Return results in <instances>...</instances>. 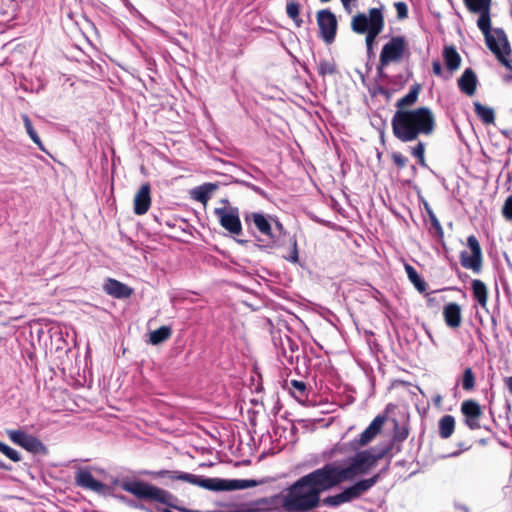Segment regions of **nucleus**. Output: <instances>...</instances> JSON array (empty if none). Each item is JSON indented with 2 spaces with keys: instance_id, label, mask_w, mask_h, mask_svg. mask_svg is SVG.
Masks as SVG:
<instances>
[{
  "instance_id": "2eb2a0df",
  "label": "nucleus",
  "mask_w": 512,
  "mask_h": 512,
  "mask_svg": "<svg viewBox=\"0 0 512 512\" xmlns=\"http://www.w3.org/2000/svg\"><path fill=\"white\" fill-rule=\"evenodd\" d=\"M134 213L137 215L145 214L151 205V197H150V186L149 184H144L140 187L137 193L134 196Z\"/></svg>"
},
{
  "instance_id": "72a5a7b5",
  "label": "nucleus",
  "mask_w": 512,
  "mask_h": 512,
  "mask_svg": "<svg viewBox=\"0 0 512 512\" xmlns=\"http://www.w3.org/2000/svg\"><path fill=\"white\" fill-rule=\"evenodd\" d=\"M286 12H287V15L295 21L297 26L301 25L302 21H301V19H299V5L296 2H294V1L288 2L287 6H286Z\"/></svg>"
},
{
  "instance_id": "f257e3e1",
  "label": "nucleus",
  "mask_w": 512,
  "mask_h": 512,
  "mask_svg": "<svg viewBox=\"0 0 512 512\" xmlns=\"http://www.w3.org/2000/svg\"><path fill=\"white\" fill-rule=\"evenodd\" d=\"M378 457L371 451L358 452L346 464L332 462L297 480L288 489L277 495L288 512H308L318 507L320 494L356 476L367 473Z\"/></svg>"
},
{
  "instance_id": "4be33fe9",
  "label": "nucleus",
  "mask_w": 512,
  "mask_h": 512,
  "mask_svg": "<svg viewBox=\"0 0 512 512\" xmlns=\"http://www.w3.org/2000/svg\"><path fill=\"white\" fill-rule=\"evenodd\" d=\"M378 476L361 480L354 485L348 487L353 499L359 497L362 493L369 490L377 482Z\"/></svg>"
},
{
  "instance_id": "6e6552de",
  "label": "nucleus",
  "mask_w": 512,
  "mask_h": 512,
  "mask_svg": "<svg viewBox=\"0 0 512 512\" xmlns=\"http://www.w3.org/2000/svg\"><path fill=\"white\" fill-rule=\"evenodd\" d=\"M221 226L233 235H240L242 225L239 217V210L232 206H223L215 209Z\"/></svg>"
},
{
  "instance_id": "6ab92c4d",
  "label": "nucleus",
  "mask_w": 512,
  "mask_h": 512,
  "mask_svg": "<svg viewBox=\"0 0 512 512\" xmlns=\"http://www.w3.org/2000/svg\"><path fill=\"white\" fill-rule=\"evenodd\" d=\"M104 290L107 294L115 298H127L133 292L130 287L115 279H108L104 284Z\"/></svg>"
},
{
  "instance_id": "c03bdc74",
  "label": "nucleus",
  "mask_w": 512,
  "mask_h": 512,
  "mask_svg": "<svg viewBox=\"0 0 512 512\" xmlns=\"http://www.w3.org/2000/svg\"><path fill=\"white\" fill-rule=\"evenodd\" d=\"M433 72L436 74V75H440L441 72H442V67L440 65L439 62H434L433 63Z\"/></svg>"
},
{
  "instance_id": "e433bc0d",
  "label": "nucleus",
  "mask_w": 512,
  "mask_h": 512,
  "mask_svg": "<svg viewBox=\"0 0 512 512\" xmlns=\"http://www.w3.org/2000/svg\"><path fill=\"white\" fill-rule=\"evenodd\" d=\"M502 214L506 220L512 221V195L506 199L502 207Z\"/></svg>"
},
{
  "instance_id": "37998d69",
  "label": "nucleus",
  "mask_w": 512,
  "mask_h": 512,
  "mask_svg": "<svg viewBox=\"0 0 512 512\" xmlns=\"http://www.w3.org/2000/svg\"><path fill=\"white\" fill-rule=\"evenodd\" d=\"M291 385L293 388H295L300 393H303L306 389L305 384L301 381L293 380V381H291Z\"/></svg>"
},
{
  "instance_id": "20e7f679",
  "label": "nucleus",
  "mask_w": 512,
  "mask_h": 512,
  "mask_svg": "<svg viewBox=\"0 0 512 512\" xmlns=\"http://www.w3.org/2000/svg\"><path fill=\"white\" fill-rule=\"evenodd\" d=\"M121 487L140 499H148L164 505H171L173 496L156 486L142 481H123Z\"/></svg>"
},
{
  "instance_id": "4468645a",
  "label": "nucleus",
  "mask_w": 512,
  "mask_h": 512,
  "mask_svg": "<svg viewBox=\"0 0 512 512\" xmlns=\"http://www.w3.org/2000/svg\"><path fill=\"white\" fill-rule=\"evenodd\" d=\"M461 412L465 416V422L470 429L480 428V418L483 412L477 402L473 400L464 401L461 405Z\"/></svg>"
},
{
  "instance_id": "c85d7f7f",
  "label": "nucleus",
  "mask_w": 512,
  "mask_h": 512,
  "mask_svg": "<svg viewBox=\"0 0 512 512\" xmlns=\"http://www.w3.org/2000/svg\"><path fill=\"white\" fill-rule=\"evenodd\" d=\"M467 9L476 13L479 11L490 10L492 0H463Z\"/></svg>"
},
{
  "instance_id": "2f4dec72",
  "label": "nucleus",
  "mask_w": 512,
  "mask_h": 512,
  "mask_svg": "<svg viewBox=\"0 0 512 512\" xmlns=\"http://www.w3.org/2000/svg\"><path fill=\"white\" fill-rule=\"evenodd\" d=\"M417 97L418 89L413 88L412 90L409 91L407 95L398 100L397 107L399 108V110H405V107L413 105L416 102Z\"/></svg>"
},
{
  "instance_id": "7c9ffc66",
  "label": "nucleus",
  "mask_w": 512,
  "mask_h": 512,
  "mask_svg": "<svg viewBox=\"0 0 512 512\" xmlns=\"http://www.w3.org/2000/svg\"><path fill=\"white\" fill-rule=\"evenodd\" d=\"M480 14L477 25L479 29L482 31L484 36H486L489 33H492L491 27H490V10L487 11H479Z\"/></svg>"
},
{
  "instance_id": "de8ad7c7",
  "label": "nucleus",
  "mask_w": 512,
  "mask_h": 512,
  "mask_svg": "<svg viewBox=\"0 0 512 512\" xmlns=\"http://www.w3.org/2000/svg\"><path fill=\"white\" fill-rule=\"evenodd\" d=\"M344 447H345V445H340V444L336 445L335 448L332 451V454L334 452H343L344 451Z\"/></svg>"
},
{
  "instance_id": "49530a36",
  "label": "nucleus",
  "mask_w": 512,
  "mask_h": 512,
  "mask_svg": "<svg viewBox=\"0 0 512 512\" xmlns=\"http://www.w3.org/2000/svg\"><path fill=\"white\" fill-rule=\"evenodd\" d=\"M341 2L346 9H349L350 5L353 4L355 0H341Z\"/></svg>"
},
{
  "instance_id": "a211bd4d",
  "label": "nucleus",
  "mask_w": 512,
  "mask_h": 512,
  "mask_svg": "<svg viewBox=\"0 0 512 512\" xmlns=\"http://www.w3.org/2000/svg\"><path fill=\"white\" fill-rule=\"evenodd\" d=\"M477 82V77L474 71L467 68L458 79V86L463 93L468 96H472L476 92Z\"/></svg>"
},
{
  "instance_id": "5701e85b",
  "label": "nucleus",
  "mask_w": 512,
  "mask_h": 512,
  "mask_svg": "<svg viewBox=\"0 0 512 512\" xmlns=\"http://www.w3.org/2000/svg\"><path fill=\"white\" fill-rule=\"evenodd\" d=\"M172 330L169 326H161L160 328L150 332L149 341L152 345H158L171 337Z\"/></svg>"
},
{
  "instance_id": "a878e982",
  "label": "nucleus",
  "mask_w": 512,
  "mask_h": 512,
  "mask_svg": "<svg viewBox=\"0 0 512 512\" xmlns=\"http://www.w3.org/2000/svg\"><path fill=\"white\" fill-rule=\"evenodd\" d=\"M216 189L214 184L208 183L203 186L198 187L193 191V197L195 200L203 203L204 205L207 203L210 195Z\"/></svg>"
},
{
  "instance_id": "0eeeda50",
  "label": "nucleus",
  "mask_w": 512,
  "mask_h": 512,
  "mask_svg": "<svg viewBox=\"0 0 512 512\" xmlns=\"http://www.w3.org/2000/svg\"><path fill=\"white\" fill-rule=\"evenodd\" d=\"M406 54H408L406 39L401 36L393 37L383 46L380 63L382 66H386L393 62H399Z\"/></svg>"
},
{
  "instance_id": "a18cd8bd",
  "label": "nucleus",
  "mask_w": 512,
  "mask_h": 512,
  "mask_svg": "<svg viewBox=\"0 0 512 512\" xmlns=\"http://www.w3.org/2000/svg\"><path fill=\"white\" fill-rule=\"evenodd\" d=\"M505 385H506L507 389L509 390V392L512 394V376L507 377L505 379Z\"/></svg>"
},
{
  "instance_id": "aec40b11",
  "label": "nucleus",
  "mask_w": 512,
  "mask_h": 512,
  "mask_svg": "<svg viewBox=\"0 0 512 512\" xmlns=\"http://www.w3.org/2000/svg\"><path fill=\"white\" fill-rule=\"evenodd\" d=\"M443 57L445 65L449 70L454 71L460 67L461 57L454 47H445L443 50Z\"/></svg>"
},
{
  "instance_id": "58836bf2",
  "label": "nucleus",
  "mask_w": 512,
  "mask_h": 512,
  "mask_svg": "<svg viewBox=\"0 0 512 512\" xmlns=\"http://www.w3.org/2000/svg\"><path fill=\"white\" fill-rule=\"evenodd\" d=\"M395 8L397 12V16L400 19H404L407 17L408 14V8L407 5L404 2H396Z\"/></svg>"
},
{
  "instance_id": "9b49d317",
  "label": "nucleus",
  "mask_w": 512,
  "mask_h": 512,
  "mask_svg": "<svg viewBox=\"0 0 512 512\" xmlns=\"http://www.w3.org/2000/svg\"><path fill=\"white\" fill-rule=\"evenodd\" d=\"M385 423L384 416H377L370 423V425L360 434L359 438L352 441L349 445L352 450H357L360 447L366 446L369 444L376 435L381 431L383 425Z\"/></svg>"
},
{
  "instance_id": "4c0bfd02",
  "label": "nucleus",
  "mask_w": 512,
  "mask_h": 512,
  "mask_svg": "<svg viewBox=\"0 0 512 512\" xmlns=\"http://www.w3.org/2000/svg\"><path fill=\"white\" fill-rule=\"evenodd\" d=\"M1 453H3L5 456H7L14 462H18L21 459L19 453L6 444L4 445V448H2Z\"/></svg>"
},
{
  "instance_id": "1a4fd4ad",
  "label": "nucleus",
  "mask_w": 512,
  "mask_h": 512,
  "mask_svg": "<svg viewBox=\"0 0 512 512\" xmlns=\"http://www.w3.org/2000/svg\"><path fill=\"white\" fill-rule=\"evenodd\" d=\"M467 245L470 252L463 251L460 255L461 265L470 269L476 273L481 270L482 267V251L477 238L473 235L467 238Z\"/></svg>"
},
{
  "instance_id": "f704fd0d",
  "label": "nucleus",
  "mask_w": 512,
  "mask_h": 512,
  "mask_svg": "<svg viewBox=\"0 0 512 512\" xmlns=\"http://www.w3.org/2000/svg\"><path fill=\"white\" fill-rule=\"evenodd\" d=\"M474 383V374L470 368H467L463 374L462 387L465 390H471L474 387Z\"/></svg>"
},
{
  "instance_id": "dca6fc26",
  "label": "nucleus",
  "mask_w": 512,
  "mask_h": 512,
  "mask_svg": "<svg viewBox=\"0 0 512 512\" xmlns=\"http://www.w3.org/2000/svg\"><path fill=\"white\" fill-rule=\"evenodd\" d=\"M76 482L79 486L95 491L97 493H105L107 487L96 480L89 471L80 470L76 474Z\"/></svg>"
},
{
  "instance_id": "393cba45",
  "label": "nucleus",
  "mask_w": 512,
  "mask_h": 512,
  "mask_svg": "<svg viewBox=\"0 0 512 512\" xmlns=\"http://www.w3.org/2000/svg\"><path fill=\"white\" fill-rule=\"evenodd\" d=\"M474 109L477 116L486 124L494 122L495 115L492 108L482 105L479 102H474Z\"/></svg>"
},
{
  "instance_id": "ddd939ff",
  "label": "nucleus",
  "mask_w": 512,
  "mask_h": 512,
  "mask_svg": "<svg viewBox=\"0 0 512 512\" xmlns=\"http://www.w3.org/2000/svg\"><path fill=\"white\" fill-rule=\"evenodd\" d=\"M246 220L251 221L259 232L269 237H272V222L275 223L276 228L280 232L283 230L282 224L278 222L274 217L264 215L262 213L253 212L249 216H247Z\"/></svg>"
},
{
  "instance_id": "423d86ee",
  "label": "nucleus",
  "mask_w": 512,
  "mask_h": 512,
  "mask_svg": "<svg viewBox=\"0 0 512 512\" xmlns=\"http://www.w3.org/2000/svg\"><path fill=\"white\" fill-rule=\"evenodd\" d=\"M257 482L255 480L247 479H220V478H200L197 486L211 491H233L243 490L255 487Z\"/></svg>"
},
{
  "instance_id": "7ed1b4c3",
  "label": "nucleus",
  "mask_w": 512,
  "mask_h": 512,
  "mask_svg": "<svg viewBox=\"0 0 512 512\" xmlns=\"http://www.w3.org/2000/svg\"><path fill=\"white\" fill-rule=\"evenodd\" d=\"M351 28L358 34L366 33V46L368 52L372 50L376 37L384 28V18L380 9L372 8L368 14L359 13L352 18Z\"/></svg>"
},
{
  "instance_id": "09e8293b",
  "label": "nucleus",
  "mask_w": 512,
  "mask_h": 512,
  "mask_svg": "<svg viewBox=\"0 0 512 512\" xmlns=\"http://www.w3.org/2000/svg\"><path fill=\"white\" fill-rule=\"evenodd\" d=\"M0 467H3V464L0 462Z\"/></svg>"
},
{
  "instance_id": "c9c22d12",
  "label": "nucleus",
  "mask_w": 512,
  "mask_h": 512,
  "mask_svg": "<svg viewBox=\"0 0 512 512\" xmlns=\"http://www.w3.org/2000/svg\"><path fill=\"white\" fill-rule=\"evenodd\" d=\"M425 147L422 142H419L416 146L411 149V154L418 159L420 165L426 166L424 157Z\"/></svg>"
},
{
  "instance_id": "c756f323",
  "label": "nucleus",
  "mask_w": 512,
  "mask_h": 512,
  "mask_svg": "<svg viewBox=\"0 0 512 512\" xmlns=\"http://www.w3.org/2000/svg\"><path fill=\"white\" fill-rule=\"evenodd\" d=\"M22 120L26 129L27 134L31 138V140L41 149H43V145L41 142L40 137L38 136L37 132L35 131L31 120L26 114L22 115Z\"/></svg>"
},
{
  "instance_id": "f8f14e48",
  "label": "nucleus",
  "mask_w": 512,
  "mask_h": 512,
  "mask_svg": "<svg viewBox=\"0 0 512 512\" xmlns=\"http://www.w3.org/2000/svg\"><path fill=\"white\" fill-rule=\"evenodd\" d=\"M6 434L13 443L27 451L39 452L44 448L43 444L37 438L27 434L23 430H7Z\"/></svg>"
},
{
  "instance_id": "ea45409f",
  "label": "nucleus",
  "mask_w": 512,
  "mask_h": 512,
  "mask_svg": "<svg viewBox=\"0 0 512 512\" xmlns=\"http://www.w3.org/2000/svg\"><path fill=\"white\" fill-rule=\"evenodd\" d=\"M177 479L185 481V482H188V483H191V484H194V485H197V482L199 481V477L198 476L193 475V474H189V473H184V472L180 473L177 476Z\"/></svg>"
},
{
  "instance_id": "cd10ccee",
  "label": "nucleus",
  "mask_w": 512,
  "mask_h": 512,
  "mask_svg": "<svg viewBox=\"0 0 512 512\" xmlns=\"http://www.w3.org/2000/svg\"><path fill=\"white\" fill-rule=\"evenodd\" d=\"M405 271L409 280L414 284L415 288L421 293L424 292L426 289V283L420 278L417 271L408 264L405 265Z\"/></svg>"
},
{
  "instance_id": "412c9836",
  "label": "nucleus",
  "mask_w": 512,
  "mask_h": 512,
  "mask_svg": "<svg viewBox=\"0 0 512 512\" xmlns=\"http://www.w3.org/2000/svg\"><path fill=\"white\" fill-rule=\"evenodd\" d=\"M472 290L474 298L477 302L483 307L486 308L488 301V291L487 287L481 280H473L472 281Z\"/></svg>"
},
{
  "instance_id": "9d476101",
  "label": "nucleus",
  "mask_w": 512,
  "mask_h": 512,
  "mask_svg": "<svg viewBox=\"0 0 512 512\" xmlns=\"http://www.w3.org/2000/svg\"><path fill=\"white\" fill-rule=\"evenodd\" d=\"M317 23L323 40L328 44L332 43L337 29L335 15L329 10H321L317 14Z\"/></svg>"
},
{
  "instance_id": "39448f33",
  "label": "nucleus",
  "mask_w": 512,
  "mask_h": 512,
  "mask_svg": "<svg viewBox=\"0 0 512 512\" xmlns=\"http://www.w3.org/2000/svg\"><path fill=\"white\" fill-rule=\"evenodd\" d=\"M488 48L496 58L508 69L512 70V61L509 59L511 52L509 42L503 30L494 29L485 36Z\"/></svg>"
},
{
  "instance_id": "f3484780",
  "label": "nucleus",
  "mask_w": 512,
  "mask_h": 512,
  "mask_svg": "<svg viewBox=\"0 0 512 512\" xmlns=\"http://www.w3.org/2000/svg\"><path fill=\"white\" fill-rule=\"evenodd\" d=\"M443 318L446 325L452 329L460 327L462 323V310L460 305L451 302L443 308Z\"/></svg>"
},
{
  "instance_id": "a19ab883",
  "label": "nucleus",
  "mask_w": 512,
  "mask_h": 512,
  "mask_svg": "<svg viewBox=\"0 0 512 512\" xmlns=\"http://www.w3.org/2000/svg\"><path fill=\"white\" fill-rule=\"evenodd\" d=\"M393 162L398 167H404L407 164V158L404 157L401 153H393L392 155Z\"/></svg>"
},
{
  "instance_id": "f03ea898",
  "label": "nucleus",
  "mask_w": 512,
  "mask_h": 512,
  "mask_svg": "<svg viewBox=\"0 0 512 512\" xmlns=\"http://www.w3.org/2000/svg\"><path fill=\"white\" fill-rule=\"evenodd\" d=\"M435 124V116L427 107L398 110L392 118L393 133L403 142L413 141L419 135H431Z\"/></svg>"
},
{
  "instance_id": "79ce46f5",
  "label": "nucleus",
  "mask_w": 512,
  "mask_h": 512,
  "mask_svg": "<svg viewBox=\"0 0 512 512\" xmlns=\"http://www.w3.org/2000/svg\"><path fill=\"white\" fill-rule=\"evenodd\" d=\"M287 260L293 263L298 262V250L296 241L293 242L292 253L289 257H287Z\"/></svg>"
},
{
  "instance_id": "b1692460",
  "label": "nucleus",
  "mask_w": 512,
  "mask_h": 512,
  "mask_svg": "<svg viewBox=\"0 0 512 512\" xmlns=\"http://www.w3.org/2000/svg\"><path fill=\"white\" fill-rule=\"evenodd\" d=\"M455 428V420L450 415L443 416L439 421V434L442 438H449Z\"/></svg>"
},
{
  "instance_id": "473e14b6",
  "label": "nucleus",
  "mask_w": 512,
  "mask_h": 512,
  "mask_svg": "<svg viewBox=\"0 0 512 512\" xmlns=\"http://www.w3.org/2000/svg\"><path fill=\"white\" fill-rule=\"evenodd\" d=\"M317 69L321 76L332 75L336 71L334 62L330 60H321L317 65Z\"/></svg>"
},
{
  "instance_id": "bb28decb",
  "label": "nucleus",
  "mask_w": 512,
  "mask_h": 512,
  "mask_svg": "<svg viewBox=\"0 0 512 512\" xmlns=\"http://www.w3.org/2000/svg\"><path fill=\"white\" fill-rule=\"evenodd\" d=\"M351 500H353V497H352L349 489L346 488L343 492H341L339 494L326 497L324 499V504L329 505V506H338L343 503L349 502Z\"/></svg>"
}]
</instances>
